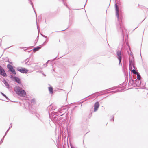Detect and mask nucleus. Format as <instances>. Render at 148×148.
<instances>
[{
    "label": "nucleus",
    "instance_id": "obj_26",
    "mask_svg": "<svg viewBox=\"0 0 148 148\" xmlns=\"http://www.w3.org/2000/svg\"><path fill=\"white\" fill-rule=\"evenodd\" d=\"M30 4L32 5V7H33V5L32 2L31 1H30Z\"/></svg>",
    "mask_w": 148,
    "mask_h": 148
},
{
    "label": "nucleus",
    "instance_id": "obj_24",
    "mask_svg": "<svg viewBox=\"0 0 148 148\" xmlns=\"http://www.w3.org/2000/svg\"><path fill=\"white\" fill-rule=\"evenodd\" d=\"M4 137H5V136H4L3 137V138L1 140L0 142V145L2 143V142H3V139H4Z\"/></svg>",
    "mask_w": 148,
    "mask_h": 148
},
{
    "label": "nucleus",
    "instance_id": "obj_35",
    "mask_svg": "<svg viewBox=\"0 0 148 148\" xmlns=\"http://www.w3.org/2000/svg\"><path fill=\"white\" fill-rule=\"evenodd\" d=\"M36 116H37V117H38V118H39L38 116L37 115H36Z\"/></svg>",
    "mask_w": 148,
    "mask_h": 148
},
{
    "label": "nucleus",
    "instance_id": "obj_28",
    "mask_svg": "<svg viewBox=\"0 0 148 148\" xmlns=\"http://www.w3.org/2000/svg\"><path fill=\"white\" fill-rule=\"evenodd\" d=\"M71 148H75L74 146L71 145Z\"/></svg>",
    "mask_w": 148,
    "mask_h": 148
},
{
    "label": "nucleus",
    "instance_id": "obj_18",
    "mask_svg": "<svg viewBox=\"0 0 148 148\" xmlns=\"http://www.w3.org/2000/svg\"><path fill=\"white\" fill-rule=\"evenodd\" d=\"M136 75L137 77V79L140 80L141 79V76L140 74L138 73H137Z\"/></svg>",
    "mask_w": 148,
    "mask_h": 148
},
{
    "label": "nucleus",
    "instance_id": "obj_31",
    "mask_svg": "<svg viewBox=\"0 0 148 148\" xmlns=\"http://www.w3.org/2000/svg\"><path fill=\"white\" fill-rule=\"evenodd\" d=\"M9 129H9L7 130V132H8V131H9V129Z\"/></svg>",
    "mask_w": 148,
    "mask_h": 148
},
{
    "label": "nucleus",
    "instance_id": "obj_25",
    "mask_svg": "<svg viewBox=\"0 0 148 148\" xmlns=\"http://www.w3.org/2000/svg\"><path fill=\"white\" fill-rule=\"evenodd\" d=\"M132 65H129V69L130 70H131L132 69Z\"/></svg>",
    "mask_w": 148,
    "mask_h": 148
},
{
    "label": "nucleus",
    "instance_id": "obj_20",
    "mask_svg": "<svg viewBox=\"0 0 148 148\" xmlns=\"http://www.w3.org/2000/svg\"><path fill=\"white\" fill-rule=\"evenodd\" d=\"M119 91H120V90H116L115 91H112L110 92H108V93L112 92L113 93H114L116 92H119Z\"/></svg>",
    "mask_w": 148,
    "mask_h": 148
},
{
    "label": "nucleus",
    "instance_id": "obj_8",
    "mask_svg": "<svg viewBox=\"0 0 148 148\" xmlns=\"http://www.w3.org/2000/svg\"><path fill=\"white\" fill-rule=\"evenodd\" d=\"M64 110L65 109H60L57 112H54L53 113L56 116H62L64 114V113L62 114V112H63V111L62 112V111Z\"/></svg>",
    "mask_w": 148,
    "mask_h": 148
},
{
    "label": "nucleus",
    "instance_id": "obj_11",
    "mask_svg": "<svg viewBox=\"0 0 148 148\" xmlns=\"http://www.w3.org/2000/svg\"><path fill=\"white\" fill-rule=\"evenodd\" d=\"M47 109L49 112L52 111L56 109V107L51 105L47 108Z\"/></svg>",
    "mask_w": 148,
    "mask_h": 148
},
{
    "label": "nucleus",
    "instance_id": "obj_33",
    "mask_svg": "<svg viewBox=\"0 0 148 148\" xmlns=\"http://www.w3.org/2000/svg\"><path fill=\"white\" fill-rule=\"evenodd\" d=\"M49 61V60H48L46 63V64L48 63V62Z\"/></svg>",
    "mask_w": 148,
    "mask_h": 148
},
{
    "label": "nucleus",
    "instance_id": "obj_6",
    "mask_svg": "<svg viewBox=\"0 0 148 148\" xmlns=\"http://www.w3.org/2000/svg\"><path fill=\"white\" fill-rule=\"evenodd\" d=\"M7 67L9 69V71L11 72L14 75L16 74V73L15 70L14 69L13 66L11 65L8 64L7 65Z\"/></svg>",
    "mask_w": 148,
    "mask_h": 148
},
{
    "label": "nucleus",
    "instance_id": "obj_12",
    "mask_svg": "<svg viewBox=\"0 0 148 148\" xmlns=\"http://www.w3.org/2000/svg\"><path fill=\"white\" fill-rule=\"evenodd\" d=\"M135 86H136L139 87H140L141 85V81L140 80L136 79L135 80Z\"/></svg>",
    "mask_w": 148,
    "mask_h": 148
},
{
    "label": "nucleus",
    "instance_id": "obj_29",
    "mask_svg": "<svg viewBox=\"0 0 148 148\" xmlns=\"http://www.w3.org/2000/svg\"><path fill=\"white\" fill-rule=\"evenodd\" d=\"M10 125V127L9 128V129H10L11 128L12 126V124H11Z\"/></svg>",
    "mask_w": 148,
    "mask_h": 148
},
{
    "label": "nucleus",
    "instance_id": "obj_34",
    "mask_svg": "<svg viewBox=\"0 0 148 148\" xmlns=\"http://www.w3.org/2000/svg\"><path fill=\"white\" fill-rule=\"evenodd\" d=\"M44 66H45H45H47V65H46V64H44Z\"/></svg>",
    "mask_w": 148,
    "mask_h": 148
},
{
    "label": "nucleus",
    "instance_id": "obj_36",
    "mask_svg": "<svg viewBox=\"0 0 148 148\" xmlns=\"http://www.w3.org/2000/svg\"><path fill=\"white\" fill-rule=\"evenodd\" d=\"M56 58H55L53 60H54L56 59Z\"/></svg>",
    "mask_w": 148,
    "mask_h": 148
},
{
    "label": "nucleus",
    "instance_id": "obj_10",
    "mask_svg": "<svg viewBox=\"0 0 148 148\" xmlns=\"http://www.w3.org/2000/svg\"><path fill=\"white\" fill-rule=\"evenodd\" d=\"M99 106V104L98 102H96L94 104V112L96 111L98 109V108Z\"/></svg>",
    "mask_w": 148,
    "mask_h": 148
},
{
    "label": "nucleus",
    "instance_id": "obj_30",
    "mask_svg": "<svg viewBox=\"0 0 148 148\" xmlns=\"http://www.w3.org/2000/svg\"><path fill=\"white\" fill-rule=\"evenodd\" d=\"M8 132H7V131H6V132L5 133V135L4 136H6V134H7Z\"/></svg>",
    "mask_w": 148,
    "mask_h": 148
},
{
    "label": "nucleus",
    "instance_id": "obj_2",
    "mask_svg": "<svg viewBox=\"0 0 148 148\" xmlns=\"http://www.w3.org/2000/svg\"><path fill=\"white\" fill-rule=\"evenodd\" d=\"M14 91L16 94L20 97H25L26 95L25 91L19 86H16L15 87Z\"/></svg>",
    "mask_w": 148,
    "mask_h": 148
},
{
    "label": "nucleus",
    "instance_id": "obj_16",
    "mask_svg": "<svg viewBox=\"0 0 148 148\" xmlns=\"http://www.w3.org/2000/svg\"><path fill=\"white\" fill-rule=\"evenodd\" d=\"M41 48V47H36V48H35L33 49V51L34 52H35L38 50H39Z\"/></svg>",
    "mask_w": 148,
    "mask_h": 148
},
{
    "label": "nucleus",
    "instance_id": "obj_9",
    "mask_svg": "<svg viewBox=\"0 0 148 148\" xmlns=\"http://www.w3.org/2000/svg\"><path fill=\"white\" fill-rule=\"evenodd\" d=\"M129 85L130 86H132V87H135V82L132 79H130L129 83Z\"/></svg>",
    "mask_w": 148,
    "mask_h": 148
},
{
    "label": "nucleus",
    "instance_id": "obj_17",
    "mask_svg": "<svg viewBox=\"0 0 148 148\" xmlns=\"http://www.w3.org/2000/svg\"><path fill=\"white\" fill-rule=\"evenodd\" d=\"M129 65H132L133 66L134 68H135L134 66V62L133 61L132 59H131L130 58L129 59Z\"/></svg>",
    "mask_w": 148,
    "mask_h": 148
},
{
    "label": "nucleus",
    "instance_id": "obj_3",
    "mask_svg": "<svg viewBox=\"0 0 148 148\" xmlns=\"http://www.w3.org/2000/svg\"><path fill=\"white\" fill-rule=\"evenodd\" d=\"M10 78L12 79V80L22 85L21 84V81L19 78L15 76H13L12 75H11L10 76Z\"/></svg>",
    "mask_w": 148,
    "mask_h": 148
},
{
    "label": "nucleus",
    "instance_id": "obj_7",
    "mask_svg": "<svg viewBox=\"0 0 148 148\" xmlns=\"http://www.w3.org/2000/svg\"><path fill=\"white\" fill-rule=\"evenodd\" d=\"M0 74L3 76L4 77H6L7 75L5 73V71L3 68L0 66Z\"/></svg>",
    "mask_w": 148,
    "mask_h": 148
},
{
    "label": "nucleus",
    "instance_id": "obj_5",
    "mask_svg": "<svg viewBox=\"0 0 148 148\" xmlns=\"http://www.w3.org/2000/svg\"><path fill=\"white\" fill-rule=\"evenodd\" d=\"M117 58L119 61V65L120 64L121 62L122 55L121 51L119 50L117 52Z\"/></svg>",
    "mask_w": 148,
    "mask_h": 148
},
{
    "label": "nucleus",
    "instance_id": "obj_27",
    "mask_svg": "<svg viewBox=\"0 0 148 148\" xmlns=\"http://www.w3.org/2000/svg\"><path fill=\"white\" fill-rule=\"evenodd\" d=\"M114 120V116H113L112 118L110 120L112 121H113Z\"/></svg>",
    "mask_w": 148,
    "mask_h": 148
},
{
    "label": "nucleus",
    "instance_id": "obj_1",
    "mask_svg": "<svg viewBox=\"0 0 148 148\" xmlns=\"http://www.w3.org/2000/svg\"><path fill=\"white\" fill-rule=\"evenodd\" d=\"M115 8L116 11V16L117 17V20L119 22V24L117 25V29L118 32L121 33L123 39V40L124 39V34L125 33H126L127 31L125 29L123 25L120 22L119 14V7L116 3L115 5Z\"/></svg>",
    "mask_w": 148,
    "mask_h": 148
},
{
    "label": "nucleus",
    "instance_id": "obj_19",
    "mask_svg": "<svg viewBox=\"0 0 148 148\" xmlns=\"http://www.w3.org/2000/svg\"><path fill=\"white\" fill-rule=\"evenodd\" d=\"M49 90L50 93H53V88L52 87H49L48 88Z\"/></svg>",
    "mask_w": 148,
    "mask_h": 148
},
{
    "label": "nucleus",
    "instance_id": "obj_22",
    "mask_svg": "<svg viewBox=\"0 0 148 148\" xmlns=\"http://www.w3.org/2000/svg\"><path fill=\"white\" fill-rule=\"evenodd\" d=\"M132 72L134 74H137V73H138V72H136V71L135 69H133L132 70Z\"/></svg>",
    "mask_w": 148,
    "mask_h": 148
},
{
    "label": "nucleus",
    "instance_id": "obj_4",
    "mask_svg": "<svg viewBox=\"0 0 148 148\" xmlns=\"http://www.w3.org/2000/svg\"><path fill=\"white\" fill-rule=\"evenodd\" d=\"M17 70L22 73H26L28 71V70L27 69L21 67H18Z\"/></svg>",
    "mask_w": 148,
    "mask_h": 148
},
{
    "label": "nucleus",
    "instance_id": "obj_13",
    "mask_svg": "<svg viewBox=\"0 0 148 148\" xmlns=\"http://www.w3.org/2000/svg\"><path fill=\"white\" fill-rule=\"evenodd\" d=\"M114 89H115V88H110L109 89H107V90H104L101 93V95H103L105 93H107V92H108L110 90H113Z\"/></svg>",
    "mask_w": 148,
    "mask_h": 148
},
{
    "label": "nucleus",
    "instance_id": "obj_32",
    "mask_svg": "<svg viewBox=\"0 0 148 148\" xmlns=\"http://www.w3.org/2000/svg\"><path fill=\"white\" fill-rule=\"evenodd\" d=\"M44 37H45V38H47V37L46 36H44Z\"/></svg>",
    "mask_w": 148,
    "mask_h": 148
},
{
    "label": "nucleus",
    "instance_id": "obj_23",
    "mask_svg": "<svg viewBox=\"0 0 148 148\" xmlns=\"http://www.w3.org/2000/svg\"><path fill=\"white\" fill-rule=\"evenodd\" d=\"M1 93L3 96L5 97L8 100V97L4 93L2 92H1Z\"/></svg>",
    "mask_w": 148,
    "mask_h": 148
},
{
    "label": "nucleus",
    "instance_id": "obj_15",
    "mask_svg": "<svg viewBox=\"0 0 148 148\" xmlns=\"http://www.w3.org/2000/svg\"><path fill=\"white\" fill-rule=\"evenodd\" d=\"M29 60L30 58H29L26 59L25 61V64L27 65H29L31 64H32L30 62H29Z\"/></svg>",
    "mask_w": 148,
    "mask_h": 148
},
{
    "label": "nucleus",
    "instance_id": "obj_21",
    "mask_svg": "<svg viewBox=\"0 0 148 148\" xmlns=\"http://www.w3.org/2000/svg\"><path fill=\"white\" fill-rule=\"evenodd\" d=\"M60 1H62L63 2V3L64 4V5H66V6L67 7H67V6L66 4H65V3L66 2V0H59Z\"/></svg>",
    "mask_w": 148,
    "mask_h": 148
},
{
    "label": "nucleus",
    "instance_id": "obj_14",
    "mask_svg": "<svg viewBox=\"0 0 148 148\" xmlns=\"http://www.w3.org/2000/svg\"><path fill=\"white\" fill-rule=\"evenodd\" d=\"M3 83L5 84L6 88L8 89H10V86L8 82L6 81L5 79H4L3 81Z\"/></svg>",
    "mask_w": 148,
    "mask_h": 148
}]
</instances>
